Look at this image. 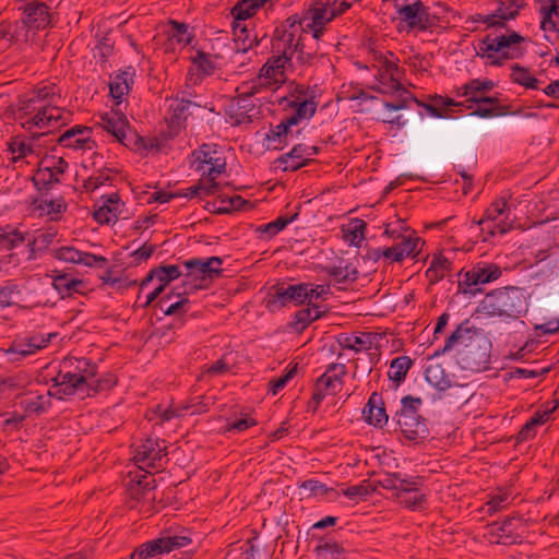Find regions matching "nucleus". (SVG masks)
Here are the masks:
<instances>
[{"label": "nucleus", "mask_w": 559, "mask_h": 559, "mask_svg": "<svg viewBox=\"0 0 559 559\" xmlns=\"http://www.w3.org/2000/svg\"><path fill=\"white\" fill-rule=\"evenodd\" d=\"M97 366L88 358L66 357L52 377L53 384L49 388L50 396L63 400L71 395L81 399L91 396L100 391L109 390L116 385L117 379L112 374L96 378Z\"/></svg>", "instance_id": "f257e3e1"}, {"label": "nucleus", "mask_w": 559, "mask_h": 559, "mask_svg": "<svg viewBox=\"0 0 559 559\" xmlns=\"http://www.w3.org/2000/svg\"><path fill=\"white\" fill-rule=\"evenodd\" d=\"M61 95L53 84L37 87L19 100L17 116L21 126L32 132L43 129L38 136L47 135L52 129L66 124L68 115L59 106Z\"/></svg>", "instance_id": "f03ea898"}, {"label": "nucleus", "mask_w": 559, "mask_h": 559, "mask_svg": "<svg viewBox=\"0 0 559 559\" xmlns=\"http://www.w3.org/2000/svg\"><path fill=\"white\" fill-rule=\"evenodd\" d=\"M307 29L301 20L290 16L278 25L271 41V52L292 63L294 57L300 64L310 63L316 55L314 50L307 49Z\"/></svg>", "instance_id": "7ed1b4c3"}, {"label": "nucleus", "mask_w": 559, "mask_h": 559, "mask_svg": "<svg viewBox=\"0 0 559 559\" xmlns=\"http://www.w3.org/2000/svg\"><path fill=\"white\" fill-rule=\"evenodd\" d=\"M525 41V38L515 31L493 32L477 41L475 51L485 66L501 67L524 55Z\"/></svg>", "instance_id": "20e7f679"}, {"label": "nucleus", "mask_w": 559, "mask_h": 559, "mask_svg": "<svg viewBox=\"0 0 559 559\" xmlns=\"http://www.w3.org/2000/svg\"><path fill=\"white\" fill-rule=\"evenodd\" d=\"M528 310V295L523 288L507 286L491 290L480 301L478 312L503 320H516Z\"/></svg>", "instance_id": "39448f33"}, {"label": "nucleus", "mask_w": 559, "mask_h": 559, "mask_svg": "<svg viewBox=\"0 0 559 559\" xmlns=\"http://www.w3.org/2000/svg\"><path fill=\"white\" fill-rule=\"evenodd\" d=\"M371 68L376 71L374 83L371 88L382 93L392 94L402 88L404 71L399 67V59L391 51H372Z\"/></svg>", "instance_id": "423d86ee"}, {"label": "nucleus", "mask_w": 559, "mask_h": 559, "mask_svg": "<svg viewBox=\"0 0 559 559\" xmlns=\"http://www.w3.org/2000/svg\"><path fill=\"white\" fill-rule=\"evenodd\" d=\"M192 167L202 178L215 179L226 169V159L214 144H203L192 153Z\"/></svg>", "instance_id": "0eeeda50"}, {"label": "nucleus", "mask_w": 559, "mask_h": 559, "mask_svg": "<svg viewBox=\"0 0 559 559\" xmlns=\"http://www.w3.org/2000/svg\"><path fill=\"white\" fill-rule=\"evenodd\" d=\"M191 543L190 537L186 535L164 534L160 537L150 540L139 546L131 554V559H154L163 554H168L174 549L185 547Z\"/></svg>", "instance_id": "6e6552de"}, {"label": "nucleus", "mask_w": 559, "mask_h": 559, "mask_svg": "<svg viewBox=\"0 0 559 559\" xmlns=\"http://www.w3.org/2000/svg\"><path fill=\"white\" fill-rule=\"evenodd\" d=\"M257 93L255 85L248 82L237 88V96L233 98L228 109L234 124L252 121L258 114V107L252 99Z\"/></svg>", "instance_id": "1a4fd4ad"}, {"label": "nucleus", "mask_w": 559, "mask_h": 559, "mask_svg": "<svg viewBox=\"0 0 559 559\" xmlns=\"http://www.w3.org/2000/svg\"><path fill=\"white\" fill-rule=\"evenodd\" d=\"M288 66H290V62L286 61L285 58L272 53L260 69L257 79L248 83L254 84L258 92L261 88L276 91L286 81L285 72Z\"/></svg>", "instance_id": "9d476101"}, {"label": "nucleus", "mask_w": 559, "mask_h": 559, "mask_svg": "<svg viewBox=\"0 0 559 559\" xmlns=\"http://www.w3.org/2000/svg\"><path fill=\"white\" fill-rule=\"evenodd\" d=\"M155 479L152 475H143L138 481H131L128 487L129 506L145 515L153 512L152 502L155 500Z\"/></svg>", "instance_id": "9b49d317"}, {"label": "nucleus", "mask_w": 559, "mask_h": 559, "mask_svg": "<svg viewBox=\"0 0 559 559\" xmlns=\"http://www.w3.org/2000/svg\"><path fill=\"white\" fill-rule=\"evenodd\" d=\"M223 260L218 257H210L205 259H190L182 263L185 267V282L191 284H199L202 282L212 281L222 273Z\"/></svg>", "instance_id": "f8f14e48"}, {"label": "nucleus", "mask_w": 559, "mask_h": 559, "mask_svg": "<svg viewBox=\"0 0 559 559\" xmlns=\"http://www.w3.org/2000/svg\"><path fill=\"white\" fill-rule=\"evenodd\" d=\"M513 204L509 203L506 197L496 199L486 210L484 217L478 221V225L493 222L495 225L490 230L491 235L506 234L513 227L514 215H512Z\"/></svg>", "instance_id": "ddd939ff"}, {"label": "nucleus", "mask_w": 559, "mask_h": 559, "mask_svg": "<svg viewBox=\"0 0 559 559\" xmlns=\"http://www.w3.org/2000/svg\"><path fill=\"white\" fill-rule=\"evenodd\" d=\"M525 5V0H497V7L492 13L478 14L475 21L487 27H502L508 21L516 19Z\"/></svg>", "instance_id": "4468645a"}, {"label": "nucleus", "mask_w": 559, "mask_h": 559, "mask_svg": "<svg viewBox=\"0 0 559 559\" xmlns=\"http://www.w3.org/2000/svg\"><path fill=\"white\" fill-rule=\"evenodd\" d=\"M490 341L488 337H478L472 346L457 350L460 362L464 369L480 371L487 368L490 361Z\"/></svg>", "instance_id": "2eb2a0df"}, {"label": "nucleus", "mask_w": 559, "mask_h": 559, "mask_svg": "<svg viewBox=\"0 0 559 559\" xmlns=\"http://www.w3.org/2000/svg\"><path fill=\"white\" fill-rule=\"evenodd\" d=\"M307 302V283H299L288 286H275L266 301L270 310H277L289 304L296 306Z\"/></svg>", "instance_id": "dca6fc26"}, {"label": "nucleus", "mask_w": 559, "mask_h": 559, "mask_svg": "<svg viewBox=\"0 0 559 559\" xmlns=\"http://www.w3.org/2000/svg\"><path fill=\"white\" fill-rule=\"evenodd\" d=\"M302 20L306 22L304 27L307 32H311L312 38L319 40L324 34L326 25L334 19L333 13L329 12V7L320 0L305 10Z\"/></svg>", "instance_id": "f3484780"}, {"label": "nucleus", "mask_w": 559, "mask_h": 559, "mask_svg": "<svg viewBox=\"0 0 559 559\" xmlns=\"http://www.w3.org/2000/svg\"><path fill=\"white\" fill-rule=\"evenodd\" d=\"M166 447L164 441L147 438L135 445L133 451V460L146 467H162V461L166 455Z\"/></svg>", "instance_id": "a211bd4d"}, {"label": "nucleus", "mask_w": 559, "mask_h": 559, "mask_svg": "<svg viewBox=\"0 0 559 559\" xmlns=\"http://www.w3.org/2000/svg\"><path fill=\"white\" fill-rule=\"evenodd\" d=\"M397 14L408 31L425 32L431 25L428 8L420 0L397 8Z\"/></svg>", "instance_id": "6ab92c4d"}, {"label": "nucleus", "mask_w": 559, "mask_h": 559, "mask_svg": "<svg viewBox=\"0 0 559 559\" xmlns=\"http://www.w3.org/2000/svg\"><path fill=\"white\" fill-rule=\"evenodd\" d=\"M501 275L502 270L497 264L479 263L465 272L464 278L460 285L465 286L464 292H467L468 289L472 294H475L476 289H472V287L495 282L500 278Z\"/></svg>", "instance_id": "aec40b11"}, {"label": "nucleus", "mask_w": 559, "mask_h": 559, "mask_svg": "<svg viewBox=\"0 0 559 559\" xmlns=\"http://www.w3.org/2000/svg\"><path fill=\"white\" fill-rule=\"evenodd\" d=\"M478 337H487L480 329L469 324L468 320L462 322L455 331L447 338L442 352H448L453 347L457 350L472 347Z\"/></svg>", "instance_id": "412c9836"}, {"label": "nucleus", "mask_w": 559, "mask_h": 559, "mask_svg": "<svg viewBox=\"0 0 559 559\" xmlns=\"http://www.w3.org/2000/svg\"><path fill=\"white\" fill-rule=\"evenodd\" d=\"M67 168L68 163L62 157L46 158L36 171L34 181L37 186L48 188L60 181Z\"/></svg>", "instance_id": "4be33fe9"}, {"label": "nucleus", "mask_w": 559, "mask_h": 559, "mask_svg": "<svg viewBox=\"0 0 559 559\" xmlns=\"http://www.w3.org/2000/svg\"><path fill=\"white\" fill-rule=\"evenodd\" d=\"M98 126L114 135L119 143L126 145V140L131 130L129 121L122 112L110 110L102 114Z\"/></svg>", "instance_id": "5701e85b"}, {"label": "nucleus", "mask_w": 559, "mask_h": 559, "mask_svg": "<svg viewBox=\"0 0 559 559\" xmlns=\"http://www.w3.org/2000/svg\"><path fill=\"white\" fill-rule=\"evenodd\" d=\"M200 287L201 285L199 284L183 282L182 292H173L162 297V299L158 301V306L166 316L185 313L187 311V305L189 304V300L188 298L183 297V295H188Z\"/></svg>", "instance_id": "b1692460"}, {"label": "nucleus", "mask_w": 559, "mask_h": 559, "mask_svg": "<svg viewBox=\"0 0 559 559\" xmlns=\"http://www.w3.org/2000/svg\"><path fill=\"white\" fill-rule=\"evenodd\" d=\"M493 86L490 80L474 79L459 87L457 95L467 97L471 103L492 104L497 98L484 96V93L491 91Z\"/></svg>", "instance_id": "393cba45"}, {"label": "nucleus", "mask_w": 559, "mask_h": 559, "mask_svg": "<svg viewBox=\"0 0 559 559\" xmlns=\"http://www.w3.org/2000/svg\"><path fill=\"white\" fill-rule=\"evenodd\" d=\"M396 423L403 437L408 440L424 439L428 435L425 419L420 415L396 414Z\"/></svg>", "instance_id": "a878e982"}, {"label": "nucleus", "mask_w": 559, "mask_h": 559, "mask_svg": "<svg viewBox=\"0 0 559 559\" xmlns=\"http://www.w3.org/2000/svg\"><path fill=\"white\" fill-rule=\"evenodd\" d=\"M407 483L408 486H403L399 492L393 493L395 500L407 509L423 510L426 504V493L418 488L416 480L407 479Z\"/></svg>", "instance_id": "bb28decb"}, {"label": "nucleus", "mask_w": 559, "mask_h": 559, "mask_svg": "<svg viewBox=\"0 0 559 559\" xmlns=\"http://www.w3.org/2000/svg\"><path fill=\"white\" fill-rule=\"evenodd\" d=\"M192 106L200 107V105L187 99L174 98L170 100L166 121L173 133H177L182 128L183 122L191 114L190 108Z\"/></svg>", "instance_id": "cd10ccee"}, {"label": "nucleus", "mask_w": 559, "mask_h": 559, "mask_svg": "<svg viewBox=\"0 0 559 559\" xmlns=\"http://www.w3.org/2000/svg\"><path fill=\"white\" fill-rule=\"evenodd\" d=\"M22 22L36 29H41L48 26L50 22L48 7L43 2H27L23 7Z\"/></svg>", "instance_id": "c85d7f7f"}, {"label": "nucleus", "mask_w": 559, "mask_h": 559, "mask_svg": "<svg viewBox=\"0 0 559 559\" xmlns=\"http://www.w3.org/2000/svg\"><path fill=\"white\" fill-rule=\"evenodd\" d=\"M317 153L318 151L314 146L298 144L289 153L282 155L278 162L284 166V170L295 171L305 166L311 159V156Z\"/></svg>", "instance_id": "c756f323"}, {"label": "nucleus", "mask_w": 559, "mask_h": 559, "mask_svg": "<svg viewBox=\"0 0 559 559\" xmlns=\"http://www.w3.org/2000/svg\"><path fill=\"white\" fill-rule=\"evenodd\" d=\"M91 133L92 131L90 128L75 126L62 133L59 136L58 142L64 147L92 150L93 142L91 141Z\"/></svg>", "instance_id": "7c9ffc66"}, {"label": "nucleus", "mask_w": 559, "mask_h": 559, "mask_svg": "<svg viewBox=\"0 0 559 559\" xmlns=\"http://www.w3.org/2000/svg\"><path fill=\"white\" fill-rule=\"evenodd\" d=\"M123 203L117 193L103 199L102 205L94 211V218L100 224L115 223L121 215Z\"/></svg>", "instance_id": "2f4dec72"}, {"label": "nucleus", "mask_w": 559, "mask_h": 559, "mask_svg": "<svg viewBox=\"0 0 559 559\" xmlns=\"http://www.w3.org/2000/svg\"><path fill=\"white\" fill-rule=\"evenodd\" d=\"M49 277L52 281V287L61 295L62 298L83 293V288L85 286L83 280L74 278L69 274L59 271H53Z\"/></svg>", "instance_id": "473e14b6"}, {"label": "nucleus", "mask_w": 559, "mask_h": 559, "mask_svg": "<svg viewBox=\"0 0 559 559\" xmlns=\"http://www.w3.org/2000/svg\"><path fill=\"white\" fill-rule=\"evenodd\" d=\"M231 27L236 44V56L258 46V37L249 29L248 22L233 20Z\"/></svg>", "instance_id": "72a5a7b5"}, {"label": "nucleus", "mask_w": 559, "mask_h": 559, "mask_svg": "<svg viewBox=\"0 0 559 559\" xmlns=\"http://www.w3.org/2000/svg\"><path fill=\"white\" fill-rule=\"evenodd\" d=\"M40 136L38 133H34L31 139H25L22 136L13 138L9 143V150L12 154V159L17 162L27 156H39L40 154V145L37 143Z\"/></svg>", "instance_id": "f704fd0d"}, {"label": "nucleus", "mask_w": 559, "mask_h": 559, "mask_svg": "<svg viewBox=\"0 0 559 559\" xmlns=\"http://www.w3.org/2000/svg\"><path fill=\"white\" fill-rule=\"evenodd\" d=\"M135 76V70L132 67H128L124 70L116 74L110 83L109 91L110 95L120 103L131 88Z\"/></svg>", "instance_id": "c9c22d12"}, {"label": "nucleus", "mask_w": 559, "mask_h": 559, "mask_svg": "<svg viewBox=\"0 0 559 559\" xmlns=\"http://www.w3.org/2000/svg\"><path fill=\"white\" fill-rule=\"evenodd\" d=\"M346 373V367L343 364H333L328 370L317 380L330 394H336L341 389L342 379Z\"/></svg>", "instance_id": "e433bc0d"}, {"label": "nucleus", "mask_w": 559, "mask_h": 559, "mask_svg": "<svg viewBox=\"0 0 559 559\" xmlns=\"http://www.w3.org/2000/svg\"><path fill=\"white\" fill-rule=\"evenodd\" d=\"M542 15L540 28L545 32L558 29L559 0H538Z\"/></svg>", "instance_id": "4c0bfd02"}, {"label": "nucleus", "mask_w": 559, "mask_h": 559, "mask_svg": "<svg viewBox=\"0 0 559 559\" xmlns=\"http://www.w3.org/2000/svg\"><path fill=\"white\" fill-rule=\"evenodd\" d=\"M366 420L374 427H382L388 421V415L381 397L374 392L370 395L367 405L364 408Z\"/></svg>", "instance_id": "58836bf2"}, {"label": "nucleus", "mask_w": 559, "mask_h": 559, "mask_svg": "<svg viewBox=\"0 0 559 559\" xmlns=\"http://www.w3.org/2000/svg\"><path fill=\"white\" fill-rule=\"evenodd\" d=\"M25 241L33 246L36 240L31 239L28 233L22 231L19 228L12 226L0 228V249L11 250Z\"/></svg>", "instance_id": "ea45409f"}, {"label": "nucleus", "mask_w": 559, "mask_h": 559, "mask_svg": "<svg viewBox=\"0 0 559 559\" xmlns=\"http://www.w3.org/2000/svg\"><path fill=\"white\" fill-rule=\"evenodd\" d=\"M319 97H306L295 106L290 107L293 114L288 117V123L298 124L302 120L311 119L318 108Z\"/></svg>", "instance_id": "a19ab883"}, {"label": "nucleus", "mask_w": 559, "mask_h": 559, "mask_svg": "<svg viewBox=\"0 0 559 559\" xmlns=\"http://www.w3.org/2000/svg\"><path fill=\"white\" fill-rule=\"evenodd\" d=\"M451 267L452 262L448 258L441 253L433 254L426 277L430 284H436L450 273Z\"/></svg>", "instance_id": "79ce46f5"}, {"label": "nucleus", "mask_w": 559, "mask_h": 559, "mask_svg": "<svg viewBox=\"0 0 559 559\" xmlns=\"http://www.w3.org/2000/svg\"><path fill=\"white\" fill-rule=\"evenodd\" d=\"M394 243L401 251L403 258H416L425 245L424 240L419 238L415 230L407 231Z\"/></svg>", "instance_id": "37998d69"}, {"label": "nucleus", "mask_w": 559, "mask_h": 559, "mask_svg": "<svg viewBox=\"0 0 559 559\" xmlns=\"http://www.w3.org/2000/svg\"><path fill=\"white\" fill-rule=\"evenodd\" d=\"M185 276V272L180 270L179 265H164L152 270L141 283V288L145 287L153 278H157L159 284L165 286L180 276Z\"/></svg>", "instance_id": "c03bdc74"}, {"label": "nucleus", "mask_w": 559, "mask_h": 559, "mask_svg": "<svg viewBox=\"0 0 559 559\" xmlns=\"http://www.w3.org/2000/svg\"><path fill=\"white\" fill-rule=\"evenodd\" d=\"M426 381L438 391H445L452 385L451 378L438 362L430 364L425 370Z\"/></svg>", "instance_id": "a18cd8bd"}, {"label": "nucleus", "mask_w": 559, "mask_h": 559, "mask_svg": "<svg viewBox=\"0 0 559 559\" xmlns=\"http://www.w3.org/2000/svg\"><path fill=\"white\" fill-rule=\"evenodd\" d=\"M295 123H288V117L272 128L265 136L266 147L269 150H281L286 144L290 127Z\"/></svg>", "instance_id": "49530a36"}, {"label": "nucleus", "mask_w": 559, "mask_h": 559, "mask_svg": "<svg viewBox=\"0 0 559 559\" xmlns=\"http://www.w3.org/2000/svg\"><path fill=\"white\" fill-rule=\"evenodd\" d=\"M343 349H349L355 353L367 352L371 348V340L369 334H341L337 338Z\"/></svg>", "instance_id": "de8ad7c7"}, {"label": "nucleus", "mask_w": 559, "mask_h": 559, "mask_svg": "<svg viewBox=\"0 0 559 559\" xmlns=\"http://www.w3.org/2000/svg\"><path fill=\"white\" fill-rule=\"evenodd\" d=\"M218 189V183L216 181H213L211 179L206 178H200L198 183L194 186H191L182 191L177 192L179 197L183 198H202L214 194Z\"/></svg>", "instance_id": "09e8293b"}, {"label": "nucleus", "mask_w": 559, "mask_h": 559, "mask_svg": "<svg viewBox=\"0 0 559 559\" xmlns=\"http://www.w3.org/2000/svg\"><path fill=\"white\" fill-rule=\"evenodd\" d=\"M338 99L357 102L356 110L366 111L368 110V108L365 107L364 104L372 102L377 98L374 96L367 94L366 92L358 87L343 85L338 92Z\"/></svg>", "instance_id": "8fccbe9b"}, {"label": "nucleus", "mask_w": 559, "mask_h": 559, "mask_svg": "<svg viewBox=\"0 0 559 559\" xmlns=\"http://www.w3.org/2000/svg\"><path fill=\"white\" fill-rule=\"evenodd\" d=\"M510 79L513 83L530 90H539L542 81L535 78L530 69L514 64L511 68Z\"/></svg>", "instance_id": "3c124183"}, {"label": "nucleus", "mask_w": 559, "mask_h": 559, "mask_svg": "<svg viewBox=\"0 0 559 559\" xmlns=\"http://www.w3.org/2000/svg\"><path fill=\"white\" fill-rule=\"evenodd\" d=\"M319 91L316 86H308L304 84L294 85L287 95L283 97V103L286 107H293L306 97H319Z\"/></svg>", "instance_id": "603ef678"}, {"label": "nucleus", "mask_w": 559, "mask_h": 559, "mask_svg": "<svg viewBox=\"0 0 559 559\" xmlns=\"http://www.w3.org/2000/svg\"><path fill=\"white\" fill-rule=\"evenodd\" d=\"M267 0H239L231 9L233 20L247 22Z\"/></svg>", "instance_id": "864d4df0"}, {"label": "nucleus", "mask_w": 559, "mask_h": 559, "mask_svg": "<svg viewBox=\"0 0 559 559\" xmlns=\"http://www.w3.org/2000/svg\"><path fill=\"white\" fill-rule=\"evenodd\" d=\"M168 40L175 49L176 47L183 48L191 41V34L188 32V27L183 23L175 21L170 22L169 29L167 31Z\"/></svg>", "instance_id": "5fc2aeb1"}, {"label": "nucleus", "mask_w": 559, "mask_h": 559, "mask_svg": "<svg viewBox=\"0 0 559 559\" xmlns=\"http://www.w3.org/2000/svg\"><path fill=\"white\" fill-rule=\"evenodd\" d=\"M413 365V360L407 356H400L394 358L390 364L388 372L389 379L392 380L396 385H400L406 378Z\"/></svg>", "instance_id": "6e6d98bb"}, {"label": "nucleus", "mask_w": 559, "mask_h": 559, "mask_svg": "<svg viewBox=\"0 0 559 559\" xmlns=\"http://www.w3.org/2000/svg\"><path fill=\"white\" fill-rule=\"evenodd\" d=\"M34 211L38 213L39 216H50V218H55L56 215L62 213L67 205L62 199H38L33 203Z\"/></svg>", "instance_id": "4d7b16f0"}, {"label": "nucleus", "mask_w": 559, "mask_h": 559, "mask_svg": "<svg viewBox=\"0 0 559 559\" xmlns=\"http://www.w3.org/2000/svg\"><path fill=\"white\" fill-rule=\"evenodd\" d=\"M367 224L360 218L352 219L347 225L343 227L344 239L349 245L359 246L365 239V230Z\"/></svg>", "instance_id": "13d9d810"}, {"label": "nucleus", "mask_w": 559, "mask_h": 559, "mask_svg": "<svg viewBox=\"0 0 559 559\" xmlns=\"http://www.w3.org/2000/svg\"><path fill=\"white\" fill-rule=\"evenodd\" d=\"M321 311L318 306L312 305L298 310L294 317V328L296 331H304L313 321L321 318Z\"/></svg>", "instance_id": "bf43d9fd"}, {"label": "nucleus", "mask_w": 559, "mask_h": 559, "mask_svg": "<svg viewBox=\"0 0 559 559\" xmlns=\"http://www.w3.org/2000/svg\"><path fill=\"white\" fill-rule=\"evenodd\" d=\"M35 353L37 352L33 348L27 337L15 340L5 352L9 356V360L12 362L34 355Z\"/></svg>", "instance_id": "052dcab7"}, {"label": "nucleus", "mask_w": 559, "mask_h": 559, "mask_svg": "<svg viewBox=\"0 0 559 559\" xmlns=\"http://www.w3.org/2000/svg\"><path fill=\"white\" fill-rule=\"evenodd\" d=\"M329 274L338 283L355 282L358 277V271L352 263L341 262L329 269Z\"/></svg>", "instance_id": "680f3d73"}, {"label": "nucleus", "mask_w": 559, "mask_h": 559, "mask_svg": "<svg viewBox=\"0 0 559 559\" xmlns=\"http://www.w3.org/2000/svg\"><path fill=\"white\" fill-rule=\"evenodd\" d=\"M293 217H278L273 222H270L264 225H260L257 227L255 233L259 234L260 238L264 240H269L282 231L290 222H293Z\"/></svg>", "instance_id": "e2e57ef3"}, {"label": "nucleus", "mask_w": 559, "mask_h": 559, "mask_svg": "<svg viewBox=\"0 0 559 559\" xmlns=\"http://www.w3.org/2000/svg\"><path fill=\"white\" fill-rule=\"evenodd\" d=\"M317 559H345L344 548L334 540L322 542L316 546Z\"/></svg>", "instance_id": "0e129e2a"}, {"label": "nucleus", "mask_w": 559, "mask_h": 559, "mask_svg": "<svg viewBox=\"0 0 559 559\" xmlns=\"http://www.w3.org/2000/svg\"><path fill=\"white\" fill-rule=\"evenodd\" d=\"M377 487H382L388 490L399 492L403 486H408L407 479H404L396 473H384L380 477L372 481Z\"/></svg>", "instance_id": "69168bd1"}, {"label": "nucleus", "mask_w": 559, "mask_h": 559, "mask_svg": "<svg viewBox=\"0 0 559 559\" xmlns=\"http://www.w3.org/2000/svg\"><path fill=\"white\" fill-rule=\"evenodd\" d=\"M376 490L372 480L365 479L359 484L352 485L343 490V495L352 500L365 499Z\"/></svg>", "instance_id": "338daca9"}, {"label": "nucleus", "mask_w": 559, "mask_h": 559, "mask_svg": "<svg viewBox=\"0 0 559 559\" xmlns=\"http://www.w3.org/2000/svg\"><path fill=\"white\" fill-rule=\"evenodd\" d=\"M45 395H34L24 399L21 404L27 414L44 412L50 404V399Z\"/></svg>", "instance_id": "774afa93"}]
</instances>
